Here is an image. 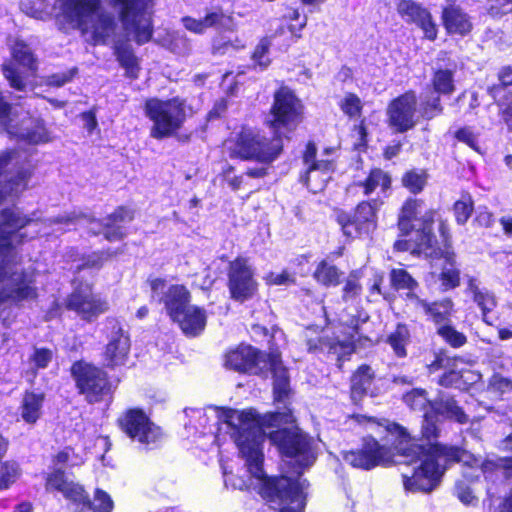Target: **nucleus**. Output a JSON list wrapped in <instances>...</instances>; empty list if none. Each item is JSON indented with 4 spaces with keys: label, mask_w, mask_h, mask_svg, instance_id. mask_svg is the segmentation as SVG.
<instances>
[{
    "label": "nucleus",
    "mask_w": 512,
    "mask_h": 512,
    "mask_svg": "<svg viewBox=\"0 0 512 512\" xmlns=\"http://www.w3.org/2000/svg\"><path fill=\"white\" fill-rule=\"evenodd\" d=\"M77 387L89 402H97L109 392L106 374L88 363L77 362L72 366Z\"/></svg>",
    "instance_id": "4468645a"
},
{
    "label": "nucleus",
    "mask_w": 512,
    "mask_h": 512,
    "mask_svg": "<svg viewBox=\"0 0 512 512\" xmlns=\"http://www.w3.org/2000/svg\"><path fill=\"white\" fill-rule=\"evenodd\" d=\"M397 12L407 23L417 25L428 40H435L437 37V25L433 21L428 9L412 0H401L397 5Z\"/></svg>",
    "instance_id": "aec40b11"
},
{
    "label": "nucleus",
    "mask_w": 512,
    "mask_h": 512,
    "mask_svg": "<svg viewBox=\"0 0 512 512\" xmlns=\"http://www.w3.org/2000/svg\"><path fill=\"white\" fill-rule=\"evenodd\" d=\"M439 281L441 282V289L448 291L454 289L460 284V271L455 265L453 255H447L439 274Z\"/></svg>",
    "instance_id": "473e14b6"
},
{
    "label": "nucleus",
    "mask_w": 512,
    "mask_h": 512,
    "mask_svg": "<svg viewBox=\"0 0 512 512\" xmlns=\"http://www.w3.org/2000/svg\"><path fill=\"white\" fill-rule=\"evenodd\" d=\"M77 507L74 512H112L114 502L111 496L102 489H96L93 501L85 495L81 501L75 502Z\"/></svg>",
    "instance_id": "c756f323"
},
{
    "label": "nucleus",
    "mask_w": 512,
    "mask_h": 512,
    "mask_svg": "<svg viewBox=\"0 0 512 512\" xmlns=\"http://www.w3.org/2000/svg\"><path fill=\"white\" fill-rule=\"evenodd\" d=\"M405 301V307L408 312L415 314V316H424L425 312L428 311L429 303L421 299L415 291L403 292L401 294Z\"/></svg>",
    "instance_id": "79ce46f5"
},
{
    "label": "nucleus",
    "mask_w": 512,
    "mask_h": 512,
    "mask_svg": "<svg viewBox=\"0 0 512 512\" xmlns=\"http://www.w3.org/2000/svg\"><path fill=\"white\" fill-rule=\"evenodd\" d=\"M455 493L462 503L466 505L472 504L474 496L469 487L462 483H458L455 488Z\"/></svg>",
    "instance_id": "e2e57ef3"
},
{
    "label": "nucleus",
    "mask_w": 512,
    "mask_h": 512,
    "mask_svg": "<svg viewBox=\"0 0 512 512\" xmlns=\"http://www.w3.org/2000/svg\"><path fill=\"white\" fill-rule=\"evenodd\" d=\"M489 386L491 389L498 391L500 393L512 390V382L509 379L504 378L500 375H493L492 378L490 379Z\"/></svg>",
    "instance_id": "bf43d9fd"
},
{
    "label": "nucleus",
    "mask_w": 512,
    "mask_h": 512,
    "mask_svg": "<svg viewBox=\"0 0 512 512\" xmlns=\"http://www.w3.org/2000/svg\"><path fill=\"white\" fill-rule=\"evenodd\" d=\"M188 337L200 335L206 326L207 314L203 308L190 305L171 318Z\"/></svg>",
    "instance_id": "b1692460"
},
{
    "label": "nucleus",
    "mask_w": 512,
    "mask_h": 512,
    "mask_svg": "<svg viewBox=\"0 0 512 512\" xmlns=\"http://www.w3.org/2000/svg\"><path fill=\"white\" fill-rule=\"evenodd\" d=\"M123 431L133 440L141 444L156 443L161 437L160 428L150 421L148 416L139 409L128 410L119 420Z\"/></svg>",
    "instance_id": "dca6fc26"
},
{
    "label": "nucleus",
    "mask_w": 512,
    "mask_h": 512,
    "mask_svg": "<svg viewBox=\"0 0 512 512\" xmlns=\"http://www.w3.org/2000/svg\"><path fill=\"white\" fill-rule=\"evenodd\" d=\"M491 512H512V490L509 495L494 506Z\"/></svg>",
    "instance_id": "69168bd1"
},
{
    "label": "nucleus",
    "mask_w": 512,
    "mask_h": 512,
    "mask_svg": "<svg viewBox=\"0 0 512 512\" xmlns=\"http://www.w3.org/2000/svg\"><path fill=\"white\" fill-rule=\"evenodd\" d=\"M12 61L3 65V74L10 86L17 90L25 88V73L33 74L37 62L31 48L22 40H15L11 46Z\"/></svg>",
    "instance_id": "f8f14e48"
},
{
    "label": "nucleus",
    "mask_w": 512,
    "mask_h": 512,
    "mask_svg": "<svg viewBox=\"0 0 512 512\" xmlns=\"http://www.w3.org/2000/svg\"><path fill=\"white\" fill-rule=\"evenodd\" d=\"M47 0H21V9L34 18H42L46 10Z\"/></svg>",
    "instance_id": "603ef678"
},
{
    "label": "nucleus",
    "mask_w": 512,
    "mask_h": 512,
    "mask_svg": "<svg viewBox=\"0 0 512 512\" xmlns=\"http://www.w3.org/2000/svg\"><path fill=\"white\" fill-rule=\"evenodd\" d=\"M410 333L406 325L399 324L395 331L388 337V343L399 357L406 356V345L409 342Z\"/></svg>",
    "instance_id": "ea45409f"
},
{
    "label": "nucleus",
    "mask_w": 512,
    "mask_h": 512,
    "mask_svg": "<svg viewBox=\"0 0 512 512\" xmlns=\"http://www.w3.org/2000/svg\"><path fill=\"white\" fill-rule=\"evenodd\" d=\"M118 11L123 30L128 38L138 45L150 41L152 37L151 0H110Z\"/></svg>",
    "instance_id": "9d476101"
},
{
    "label": "nucleus",
    "mask_w": 512,
    "mask_h": 512,
    "mask_svg": "<svg viewBox=\"0 0 512 512\" xmlns=\"http://www.w3.org/2000/svg\"><path fill=\"white\" fill-rule=\"evenodd\" d=\"M356 331L353 329V333L346 339L340 340L339 338L328 341V340H320L319 349L326 350L329 354L335 355L337 357L338 366L341 367V363L345 360V358L351 355L354 352V341H355ZM309 350L318 349L317 345H312L311 341L308 342Z\"/></svg>",
    "instance_id": "c85d7f7f"
},
{
    "label": "nucleus",
    "mask_w": 512,
    "mask_h": 512,
    "mask_svg": "<svg viewBox=\"0 0 512 512\" xmlns=\"http://www.w3.org/2000/svg\"><path fill=\"white\" fill-rule=\"evenodd\" d=\"M415 240H416V234L414 233V237L409 240H397L394 244V248L398 251H408V250H415V249L421 250L422 248H419L416 246Z\"/></svg>",
    "instance_id": "0e129e2a"
},
{
    "label": "nucleus",
    "mask_w": 512,
    "mask_h": 512,
    "mask_svg": "<svg viewBox=\"0 0 512 512\" xmlns=\"http://www.w3.org/2000/svg\"><path fill=\"white\" fill-rule=\"evenodd\" d=\"M44 398L43 393L34 391L24 393L19 406V414L25 423L34 425L41 418Z\"/></svg>",
    "instance_id": "cd10ccee"
},
{
    "label": "nucleus",
    "mask_w": 512,
    "mask_h": 512,
    "mask_svg": "<svg viewBox=\"0 0 512 512\" xmlns=\"http://www.w3.org/2000/svg\"><path fill=\"white\" fill-rule=\"evenodd\" d=\"M64 18L94 44L114 43V54L127 76L137 77L138 61L131 45L116 37L113 16L104 12L101 0H58Z\"/></svg>",
    "instance_id": "20e7f679"
},
{
    "label": "nucleus",
    "mask_w": 512,
    "mask_h": 512,
    "mask_svg": "<svg viewBox=\"0 0 512 512\" xmlns=\"http://www.w3.org/2000/svg\"><path fill=\"white\" fill-rule=\"evenodd\" d=\"M231 158L254 160L262 164H270L280 155L283 143L279 134L244 130L236 138L225 142Z\"/></svg>",
    "instance_id": "0eeeda50"
},
{
    "label": "nucleus",
    "mask_w": 512,
    "mask_h": 512,
    "mask_svg": "<svg viewBox=\"0 0 512 512\" xmlns=\"http://www.w3.org/2000/svg\"><path fill=\"white\" fill-rule=\"evenodd\" d=\"M442 22L448 34L465 36L473 28L470 16L454 0H448L443 7Z\"/></svg>",
    "instance_id": "5701e85b"
},
{
    "label": "nucleus",
    "mask_w": 512,
    "mask_h": 512,
    "mask_svg": "<svg viewBox=\"0 0 512 512\" xmlns=\"http://www.w3.org/2000/svg\"><path fill=\"white\" fill-rule=\"evenodd\" d=\"M264 279L268 285H291L295 283L296 277L294 273L283 270L280 273L270 272Z\"/></svg>",
    "instance_id": "5fc2aeb1"
},
{
    "label": "nucleus",
    "mask_w": 512,
    "mask_h": 512,
    "mask_svg": "<svg viewBox=\"0 0 512 512\" xmlns=\"http://www.w3.org/2000/svg\"><path fill=\"white\" fill-rule=\"evenodd\" d=\"M339 106L345 115L350 118H356L361 114L362 101L357 95L353 93H347L340 100Z\"/></svg>",
    "instance_id": "37998d69"
},
{
    "label": "nucleus",
    "mask_w": 512,
    "mask_h": 512,
    "mask_svg": "<svg viewBox=\"0 0 512 512\" xmlns=\"http://www.w3.org/2000/svg\"><path fill=\"white\" fill-rule=\"evenodd\" d=\"M466 292L471 295L474 303L481 310L483 321L491 325L488 314L497 306L495 295L488 289L480 287L478 279L474 277L468 278Z\"/></svg>",
    "instance_id": "a878e982"
},
{
    "label": "nucleus",
    "mask_w": 512,
    "mask_h": 512,
    "mask_svg": "<svg viewBox=\"0 0 512 512\" xmlns=\"http://www.w3.org/2000/svg\"><path fill=\"white\" fill-rule=\"evenodd\" d=\"M10 173L7 179L10 193L17 194L25 189L32 174V164L28 155L18 151H7L0 155V177ZM6 192L0 189V205ZM89 223V231L96 234V220L75 215H65L54 219L41 220L37 212L25 214L18 207L0 210V303L6 300L24 301L37 297L35 272L24 269L18 261L16 247L23 243L27 235L21 230L35 226V234L50 235L63 233L70 225Z\"/></svg>",
    "instance_id": "f03ea898"
},
{
    "label": "nucleus",
    "mask_w": 512,
    "mask_h": 512,
    "mask_svg": "<svg viewBox=\"0 0 512 512\" xmlns=\"http://www.w3.org/2000/svg\"><path fill=\"white\" fill-rule=\"evenodd\" d=\"M391 285L397 291L411 292L418 288L417 281L404 269H392L390 273Z\"/></svg>",
    "instance_id": "4c0bfd02"
},
{
    "label": "nucleus",
    "mask_w": 512,
    "mask_h": 512,
    "mask_svg": "<svg viewBox=\"0 0 512 512\" xmlns=\"http://www.w3.org/2000/svg\"><path fill=\"white\" fill-rule=\"evenodd\" d=\"M403 400L411 409L424 411V414L431 411V405L434 404L428 400L425 390L421 389H414L405 394Z\"/></svg>",
    "instance_id": "a19ab883"
},
{
    "label": "nucleus",
    "mask_w": 512,
    "mask_h": 512,
    "mask_svg": "<svg viewBox=\"0 0 512 512\" xmlns=\"http://www.w3.org/2000/svg\"><path fill=\"white\" fill-rule=\"evenodd\" d=\"M390 183V177L385 172L381 169H374L370 172L366 180L359 184V186L363 189V193L365 195H369L373 192H376L377 195H379L380 192H386L390 187Z\"/></svg>",
    "instance_id": "2f4dec72"
},
{
    "label": "nucleus",
    "mask_w": 512,
    "mask_h": 512,
    "mask_svg": "<svg viewBox=\"0 0 512 512\" xmlns=\"http://www.w3.org/2000/svg\"><path fill=\"white\" fill-rule=\"evenodd\" d=\"M107 259V256L104 253H93L89 255L82 266L78 267V269L83 268H99L102 266L104 261Z\"/></svg>",
    "instance_id": "680f3d73"
},
{
    "label": "nucleus",
    "mask_w": 512,
    "mask_h": 512,
    "mask_svg": "<svg viewBox=\"0 0 512 512\" xmlns=\"http://www.w3.org/2000/svg\"><path fill=\"white\" fill-rule=\"evenodd\" d=\"M46 489L48 491H58L72 502L81 501L84 498L82 486L70 480L60 469L54 470L46 479Z\"/></svg>",
    "instance_id": "393cba45"
},
{
    "label": "nucleus",
    "mask_w": 512,
    "mask_h": 512,
    "mask_svg": "<svg viewBox=\"0 0 512 512\" xmlns=\"http://www.w3.org/2000/svg\"><path fill=\"white\" fill-rule=\"evenodd\" d=\"M182 22L188 31L196 34H203L210 28L217 31H226L230 30L232 26L231 18L226 16L220 9H211L206 12L204 17L198 19L189 16L184 17Z\"/></svg>",
    "instance_id": "4be33fe9"
},
{
    "label": "nucleus",
    "mask_w": 512,
    "mask_h": 512,
    "mask_svg": "<svg viewBox=\"0 0 512 512\" xmlns=\"http://www.w3.org/2000/svg\"><path fill=\"white\" fill-rule=\"evenodd\" d=\"M313 276L324 286H336L339 283L340 272L335 265L324 260L317 265Z\"/></svg>",
    "instance_id": "e433bc0d"
},
{
    "label": "nucleus",
    "mask_w": 512,
    "mask_h": 512,
    "mask_svg": "<svg viewBox=\"0 0 512 512\" xmlns=\"http://www.w3.org/2000/svg\"><path fill=\"white\" fill-rule=\"evenodd\" d=\"M361 291L362 287L359 282V273L356 271L350 273L343 287V300L346 302L354 301L360 296Z\"/></svg>",
    "instance_id": "49530a36"
},
{
    "label": "nucleus",
    "mask_w": 512,
    "mask_h": 512,
    "mask_svg": "<svg viewBox=\"0 0 512 512\" xmlns=\"http://www.w3.org/2000/svg\"><path fill=\"white\" fill-rule=\"evenodd\" d=\"M269 45L267 39H262L256 46L252 55L254 64L259 66L261 70L266 69L270 64V58L268 56Z\"/></svg>",
    "instance_id": "8fccbe9b"
},
{
    "label": "nucleus",
    "mask_w": 512,
    "mask_h": 512,
    "mask_svg": "<svg viewBox=\"0 0 512 512\" xmlns=\"http://www.w3.org/2000/svg\"><path fill=\"white\" fill-rule=\"evenodd\" d=\"M129 350V337L118 324H113V333L106 345L103 355L105 365L108 367L125 365L128 359Z\"/></svg>",
    "instance_id": "412c9836"
},
{
    "label": "nucleus",
    "mask_w": 512,
    "mask_h": 512,
    "mask_svg": "<svg viewBox=\"0 0 512 512\" xmlns=\"http://www.w3.org/2000/svg\"><path fill=\"white\" fill-rule=\"evenodd\" d=\"M145 115L152 122L151 137L163 139L173 135L185 120L184 103L179 98H150L145 103Z\"/></svg>",
    "instance_id": "1a4fd4ad"
},
{
    "label": "nucleus",
    "mask_w": 512,
    "mask_h": 512,
    "mask_svg": "<svg viewBox=\"0 0 512 512\" xmlns=\"http://www.w3.org/2000/svg\"><path fill=\"white\" fill-rule=\"evenodd\" d=\"M436 216L437 212L427 208L422 200L408 199L399 214L398 227L403 235L415 232L417 247L429 248L435 240L432 226Z\"/></svg>",
    "instance_id": "6e6552de"
},
{
    "label": "nucleus",
    "mask_w": 512,
    "mask_h": 512,
    "mask_svg": "<svg viewBox=\"0 0 512 512\" xmlns=\"http://www.w3.org/2000/svg\"><path fill=\"white\" fill-rule=\"evenodd\" d=\"M225 366L241 373L273 376V391L276 402H285L290 393L289 376L277 351L264 354L249 345H240L225 356Z\"/></svg>",
    "instance_id": "39448f33"
},
{
    "label": "nucleus",
    "mask_w": 512,
    "mask_h": 512,
    "mask_svg": "<svg viewBox=\"0 0 512 512\" xmlns=\"http://www.w3.org/2000/svg\"><path fill=\"white\" fill-rule=\"evenodd\" d=\"M20 475L21 469L17 462L0 460V490L10 488Z\"/></svg>",
    "instance_id": "58836bf2"
},
{
    "label": "nucleus",
    "mask_w": 512,
    "mask_h": 512,
    "mask_svg": "<svg viewBox=\"0 0 512 512\" xmlns=\"http://www.w3.org/2000/svg\"><path fill=\"white\" fill-rule=\"evenodd\" d=\"M152 298L163 302L170 318L190 306V293L182 285L167 286L165 280L156 278L150 282Z\"/></svg>",
    "instance_id": "a211bd4d"
},
{
    "label": "nucleus",
    "mask_w": 512,
    "mask_h": 512,
    "mask_svg": "<svg viewBox=\"0 0 512 512\" xmlns=\"http://www.w3.org/2000/svg\"><path fill=\"white\" fill-rule=\"evenodd\" d=\"M432 85L435 92L442 95H450L455 90L454 73L450 69H438L432 77Z\"/></svg>",
    "instance_id": "c9c22d12"
},
{
    "label": "nucleus",
    "mask_w": 512,
    "mask_h": 512,
    "mask_svg": "<svg viewBox=\"0 0 512 512\" xmlns=\"http://www.w3.org/2000/svg\"><path fill=\"white\" fill-rule=\"evenodd\" d=\"M375 376L370 366L362 365L353 374L351 379V395L354 401L360 400L364 395L376 396L374 387Z\"/></svg>",
    "instance_id": "bb28decb"
},
{
    "label": "nucleus",
    "mask_w": 512,
    "mask_h": 512,
    "mask_svg": "<svg viewBox=\"0 0 512 512\" xmlns=\"http://www.w3.org/2000/svg\"><path fill=\"white\" fill-rule=\"evenodd\" d=\"M468 422V416L453 398H441L434 401L431 411L424 414L421 438L412 437L398 424L383 426L395 438V449L409 460L420 461L412 476L403 475V484L407 491L430 492L440 482L450 462H462L469 466L478 465V459L466 450L454 446H445L436 440L439 436L437 421L439 418Z\"/></svg>",
    "instance_id": "7ed1b4c3"
},
{
    "label": "nucleus",
    "mask_w": 512,
    "mask_h": 512,
    "mask_svg": "<svg viewBox=\"0 0 512 512\" xmlns=\"http://www.w3.org/2000/svg\"><path fill=\"white\" fill-rule=\"evenodd\" d=\"M499 80L504 86L512 85V68H503L499 74Z\"/></svg>",
    "instance_id": "774afa93"
},
{
    "label": "nucleus",
    "mask_w": 512,
    "mask_h": 512,
    "mask_svg": "<svg viewBox=\"0 0 512 512\" xmlns=\"http://www.w3.org/2000/svg\"><path fill=\"white\" fill-rule=\"evenodd\" d=\"M243 46H244V44L237 38H235V40H232L230 37L221 36V37L214 39L213 52L216 54H224L230 48L238 49Z\"/></svg>",
    "instance_id": "864d4df0"
},
{
    "label": "nucleus",
    "mask_w": 512,
    "mask_h": 512,
    "mask_svg": "<svg viewBox=\"0 0 512 512\" xmlns=\"http://www.w3.org/2000/svg\"><path fill=\"white\" fill-rule=\"evenodd\" d=\"M422 115L427 119H432L433 117L442 113V106L440 104V98L433 97L426 101L422 102L421 105Z\"/></svg>",
    "instance_id": "13d9d810"
},
{
    "label": "nucleus",
    "mask_w": 512,
    "mask_h": 512,
    "mask_svg": "<svg viewBox=\"0 0 512 512\" xmlns=\"http://www.w3.org/2000/svg\"><path fill=\"white\" fill-rule=\"evenodd\" d=\"M67 306L87 321L96 319L109 308L107 301L94 295L88 285L76 289L68 298Z\"/></svg>",
    "instance_id": "6ab92c4d"
},
{
    "label": "nucleus",
    "mask_w": 512,
    "mask_h": 512,
    "mask_svg": "<svg viewBox=\"0 0 512 512\" xmlns=\"http://www.w3.org/2000/svg\"><path fill=\"white\" fill-rule=\"evenodd\" d=\"M337 221L342 228L343 234L347 237L353 238L361 235H368L367 233H362L360 223L355 216L351 218L348 214L340 213L337 216Z\"/></svg>",
    "instance_id": "c03bdc74"
},
{
    "label": "nucleus",
    "mask_w": 512,
    "mask_h": 512,
    "mask_svg": "<svg viewBox=\"0 0 512 512\" xmlns=\"http://www.w3.org/2000/svg\"><path fill=\"white\" fill-rule=\"evenodd\" d=\"M303 162L306 166V173L305 176L301 177V180L311 192H321L335 171L334 160L322 157L317 158L316 146L313 143H308L303 156Z\"/></svg>",
    "instance_id": "ddd939ff"
},
{
    "label": "nucleus",
    "mask_w": 512,
    "mask_h": 512,
    "mask_svg": "<svg viewBox=\"0 0 512 512\" xmlns=\"http://www.w3.org/2000/svg\"><path fill=\"white\" fill-rule=\"evenodd\" d=\"M76 73V68H73L67 72L57 73L49 77L48 84L52 86H63L67 82L71 81Z\"/></svg>",
    "instance_id": "052dcab7"
},
{
    "label": "nucleus",
    "mask_w": 512,
    "mask_h": 512,
    "mask_svg": "<svg viewBox=\"0 0 512 512\" xmlns=\"http://www.w3.org/2000/svg\"><path fill=\"white\" fill-rule=\"evenodd\" d=\"M473 211V203L470 197H463L454 204L455 218L458 224L467 222Z\"/></svg>",
    "instance_id": "09e8293b"
},
{
    "label": "nucleus",
    "mask_w": 512,
    "mask_h": 512,
    "mask_svg": "<svg viewBox=\"0 0 512 512\" xmlns=\"http://www.w3.org/2000/svg\"><path fill=\"white\" fill-rule=\"evenodd\" d=\"M438 334L452 347H462L466 342V336L450 325H441L437 330Z\"/></svg>",
    "instance_id": "a18cd8bd"
},
{
    "label": "nucleus",
    "mask_w": 512,
    "mask_h": 512,
    "mask_svg": "<svg viewBox=\"0 0 512 512\" xmlns=\"http://www.w3.org/2000/svg\"><path fill=\"white\" fill-rule=\"evenodd\" d=\"M417 97L412 91L397 97L388 105V123L396 132L404 133L416 125Z\"/></svg>",
    "instance_id": "f3484780"
},
{
    "label": "nucleus",
    "mask_w": 512,
    "mask_h": 512,
    "mask_svg": "<svg viewBox=\"0 0 512 512\" xmlns=\"http://www.w3.org/2000/svg\"><path fill=\"white\" fill-rule=\"evenodd\" d=\"M455 137L458 141L465 143L473 150L479 152L478 136L474 133L472 128L464 127L457 130Z\"/></svg>",
    "instance_id": "6e6d98bb"
},
{
    "label": "nucleus",
    "mask_w": 512,
    "mask_h": 512,
    "mask_svg": "<svg viewBox=\"0 0 512 512\" xmlns=\"http://www.w3.org/2000/svg\"><path fill=\"white\" fill-rule=\"evenodd\" d=\"M354 419L365 425V427L374 432L379 437L385 434L382 439L383 444H380L374 437L364 438L363 446L358 450L346 451L343 453V459L346 463L354 468L370 470L376 466H389L396 463L395 456L404 458L407 463H416L417 461L409 460L404 455H401L395 449V438L383 427L392 424L388 420L377 421L373 418H368L364 415H356Z\"/></svg>",
    "instance_id": "423d86ee"
},
{
    "label": "nucleus",
    "mask_w": 512,
    "mask_h": 512,
    "mask_svg": "<svg viewBox=\"0 0 512 512\" xmlns=\"http://www.w3.org/2000/svg\"><path fill=\"white\" fill-rule=\"evenodd\" d=\"M234 439L245 460L248 478L224 473L227 487L257 489L272 508L279 512H304L305 479L303 470L316 459L315 441L298 427L280 428L292 424L290 409L262 416L253 409H211Z\"/></svg>",
    "instance_id": "f257e3e1"
},
{
    "label": "nucleus",
    "mask_w": 512,
    "mask_h": 512,
    "mask_svg": "<svg viewBox=\"0 0 512 512\" xmlns=\"http://www.w3.org/2000/svg\"><path fill=\"white\" fill-rule=\"evenodd\" d=\"M426 183L425 174L422 172L411 171L405 174L403 177V184L407 187L411 192L418 193L420 192Z\"/></svg>",
    "instance_id": "3c124183"
},
{
    "label": "nucleus",
    "mask_w": 512,
    "mask_h": 512,
    "mask_svg": "<svg viewBox=\"0 0 512 512\" xmlns=\"http://www.w3.org/2000/svg\"><path fill=\"white\" fill-rule=\"evenodd\" d=\"M480 467L487 479H492L494 475L512 477V458L486 459Z\"/></svg>",
    "instance_id": "72a5a7b5"
},
{
    "label": "nucleus",
    "mask_w": 512,
    "mask_h": 512,
    "mask_svg": "<svg viewBox=\"0 0 512 512\" xmlns=\"http://www.w3.org/2000/svg\"><path fill=\"white\" fill-rule=\"evenodd\" d=\"M185 413L191 418L197 420V424H193L192 421L189 424H185L186 429H194L195 433L206 434V425L209 419L206 411L201 409H189L185 410Z\"/></svg>",
    "instance_id": "de8ad7c7"
},
{
    "label": "nucleus",
    "mask_w": 512,
    "mask_h": 512,
    "mask_svg": "<svg viewBox=\"0 0 512 512\" xmlns=\"http://www.w3.org/2000/svg\"><path fill=\"white\" fill-rule=\"evenodd\" d=\"M257 286L254 271L246 258H237L230 263L228 287L233 299L243 302L251 298Z\"/></svg>",
    "instance_id": "2eb2a0df"
},
{
    "label": "nucleus",
    "mask_w": 512,
    "mask_h": 512,
    "mask_svg": "<svg viewBox=\"0 0 512 512\" xmlns=\"http://www.w3.org/2000/svg\"><path fill=\"white\" fill-rule=\"evenodd\" d=\"M427 310L424 316H427L441 326V324L449 320L453 311V302L451 299L446 298L438 302L429 303Z\"/></svg>",
    "instance_id": "f704fd0d"
},
{
    "label": "nucleus",
    "mask_w": 512,
    "mask_h": 512,
    "mask_svg": "<svg viewBox=\"0 0 512 512\" xmlns=\"http://www.w3.org/2000/svg\"><path fill=\"white\" fill-rule=\"evenodd\" d=\"M82 119L84 121V126L88 130V132L91 133L97 127V120L95 114L92 111L83 113Z\"/></svg>",
    "instance_id": "338daca9"
},
{
    "label": "nucleus",
    "mask_w": 512,
    "mask_h": 512,
    "mask_svg": "<svg viewBox=\"0 0 512 512\" xmlns=\"http://www.w3.org/2000/svg\"><path fill=\"white\" fill-rule=\"evenodd\" d=\"M52 357L53 353L51 350L46 348H36L30 360L37 369H44L51 362Z\"/></svg>",
    "instance_id": "4d7b16f0"
},
{
    "label": "nucleus",
    "mask_w": 512,
    "mask_h": 512,
    "mask_svg": "<svg viewBox=\"0 0 512 512\" xmlns=\"http://www.w3.org/2000/svg\"><path fill=\"white\" fill-rule=\"evenodd\" d=\"M380 202L373 199L369 202H361L356 210L354 216L360 223L362 233H371L377 226V210L379 209Z\"/></svg>",
    "instance_id": "7c9ffc66"
},
{
    "label": "nucleus",
    "mask_w": 512,
    "mask_h": 512,
    "mask_svg": "<svg viewBox=\"0 0 512 512\" xmlns=\"http://www.w3.org/2000/svg\"><path fill=\"white\" fill-rule=\"evenodd\" d=\"M303 104L288 87L282 86L274 93V101L267 123L277 134L282 130L293 131L303 119Z\"/></svg>",
    "instance_id": "9b49d317"
}]
</instances>
